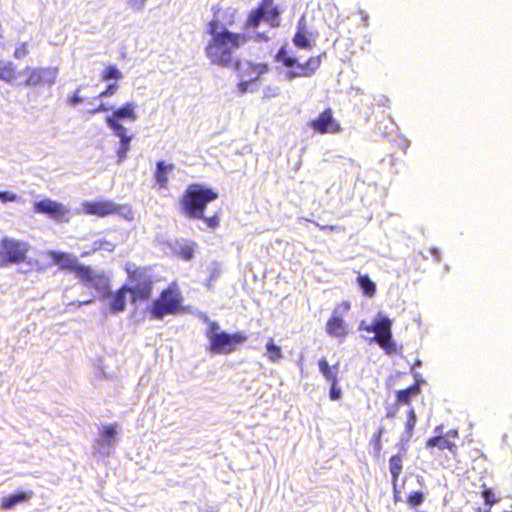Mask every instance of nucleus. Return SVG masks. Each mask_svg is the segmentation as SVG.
<instances>
[{
    "label": "nucleus",
    "instance_id": "nucleus-13",
    "mask_svg": "<svg viewBox=\"0 0 512 512\" xmlns=\"http://www.w3.org/2000/svg\"><path fill=\"white\" fill-rule=\"evenodd\" d=\"M34 210L37 213L49 215L56 220H62L67 213V209L61 203L50 199L35 202Z\"/></svg>",
    "mask_w": 512,
    "mask_h": 512
},
{
    "label": "nucleus",
    "instance_id": "nucleus-57",
    "mask_svg": "<svg viewBox=\"0 0 512 512\" xmlns=\"http://www.w3.org/2000/svg\"><path fill=\"white\" fill-rule=\"evenodd\" d=\"M316 225L321 229V230H330V231H333L335 229L334 226H331V225H320L318 223H316Z\"/></svg>",
    "mask_w": 512,
    "mask_h": 512
},
{
    "label": "nucleus",
    "instance_id": "nucleus-61",
    "mask_svg": "<svg viewBox=\"0 0 512 512\" xmlns=\"http://www.w3.org/2000/svg\"><path fill=\"white\" fill-rule=\"evenodd\" d=\"M435 431H436L437 433H441V431H442V427H440V426H439V427H437V428L435 429Z\"/></svg>",
    "mask_w": 512,
    "mask_h": 512
},
{
    "label": "nucleus",
    "instance_id": "nucleus-2",
    "mask_svg": "<svg viewBox=\"0 0 512 512\" xmlns=\"http://www.w3.org/2000/svg\"><path fill=\"white\" fill-rule=\"evenodd\" d=\"M217 197L218 194L212 189L199 184H192L187 188L182 199V207L189 217L203 219L208 227L213 229L218 226V218L215 216L205 218L203 213L207 204Z\"/></svg>",
    "mask_w": 512,
    "mask_h": 512
},
{
    "label": "nucleus",
    "instance_id": "nucleus-9",
    "mask_svg": "<svg viewBox=\"0 0 512 512\" xmlns=\"http://www.w3.org/2000/svg\"><path fill=\"white\" fill-rule=\"evenodd\" d=\"M129 279L132 285H128L129 294H131V301L148 300L152 293L153 281L149 276L142 272H133L129 274Z\"/></svg>",
    "mask_w": 512,
    "mask_h": 512
},
{
    "label": "nucleus",
    "instance_id": "nucleus-42",
    "mask_svg": "<svg viewBox=\"0 0 512 512\" xmlns=\"http://www.w3.org/2000/svg\"><path fill=\"white\" fill-rule=\"evenodd\" d=\"M118 88L119 86L116 83L109 84L107 88L98 95V98L113 96L117 92Z\"/></svg>",
    "mask_w": 512,
    "mask_h": 512
},
{
    "label": "nucleus",
    "instance_id": "nucleus-49",
    "mask_svg": "<svg viewBox=\"0 0 512 512\" xmlns=\"http://www.w3.org/2000/svg\"><path fill=\"white\" fill-rule=\"evenodd\" d=\"M109 110H112L111 106H108L105 103H101L97 108L91 110L90 113L91 114H96V113H99V112H106V111H109Z\"/></svg>",
    "mask_w": 512,
    "mask_h": 512
},
{
    "label": "nucleus",
    "instance_id": "nucleus-8",
    "mask_svg": "<svg viewBox=\"0 0 512 512\" xmlns=\"http://www.w3.org/2000/svg\"><path fill=\"white\" fill-rule=\"evenodd\" d=\"M209 342V349L214 354H230L234 352L239 345L247 340V335L243 332L227 333L221 332L213 335Z\"/></svg>",
    "mask_w": 512,
    "mask_h": 512
},
{
    "label": "nucleus",
    "instance_id": "nucleus-53",
    "mask_svg": "<svg viewBox=\"0 0 512 512\" xmlns=\"http://www.w3.org/2000/svg\"><path fill=\"white\" fill-rule=\"evenodd\" d=\"M270 38L265 33H257L255 36V40L258 42L268 41Z\"/></svg>",
    "mask_w": 512,
    "mask_h": 512
},
{
    "label": "nucleus",
    "instance_id": "nucleus-10",
    "mask_svg": "<svg viewBox=\"0 0 512 512\" xmlns=\"http://www.w3.org/2000/svg\"><path fill=\"white\" fill-rule=\"evenodd\" d=\"M29 76L26 80L27 86L49 85L52 86L58 76L57 67L26 68Z\"/></svg>",
    "mask_w": 512,
    "mask_h": 512
},
{
    "label": "nucleus",
    "instance_id": "nucleus-40",
    "mask_svg": "<svg viewBox=\"0 0 512 512\" xmlns=\"http://www.w3.org/2000/svg\"><path fill=\"white\" fill-rule=\"evenodd\" d=\"M116 245L115 243L108 241V240H99L94 242V249L95 250H105L112 252L115 249Z\"/></svg>",
    "mask_w": 512,
    "mask_h": 512
},
{
    "label": "nucleus",
    "instance_id": "nucleus-20",
    "mask_svg": "<svg viewBox=\"0 0 512 512\" xmlns=\"http://www.w3.org/2000/svg\"><path fill=\"white\" fill-rule=\"evenodd\" d=\"M319 371L329 383H338L339 363L330 366L325 358L318 361Z\"/></svg>",
    "mask_w": 512,
    "mask_h": 512
},
{
    "label": "nucleus",
    "instance_id": "nucleus-50",
    "mask_svg": "<svg viewBox=\"0 0 512 512\" xmlns=\"http://www.w3.org/2000/svg\"><path fill=\"white\" fill-rule=\"evenodd\" d=\"M412 397L418 395L421 391L420 385L418 383H415L414 385L408 387L405 389Z\"/></svg>",
    "mask_w": 512,
    "mask_h": 512
},
{
    "label": "nucleus",
    "instance_id": "nucleus-15",
    "mask_svg": "<svg viewBox=\"0 0 512 512\" xmlns=\"http://www.w3.org/2000/svg\"><path fill=\"white\" fill-rule=\"evenodd\" d=\"M47 254L55 264L60 266V268L74 271L77 278L79 271L78 268L85 267V265L79 264L76 256L72 254L54 250L48 251Z\"/></svg>",
    "mask_w": 512,
    "mask_h": 512
},
{
    "label": "nucleus",
    "instance_id": "nucleus-7",
    "mask_svg": "<svg viewBox=\"0 0 512 512\" xmlns=\"http://www.w3.org/2000/svg\"><path fill=\"white\" fill-rule=\"evenodd\" d=\"M79 281L88 288H93L101 298L111 295L110 281L104 272H96L90 266L78 268Z\"/></svg>",
    "mask_w": 512,
    "mask_h": 512
},
{
    "label": "nucleus",
    "instance_id": "nucleus-14",
    "mask_svg": "<svg viewBox=\"0 0 512 512\" xmlns=\"http://www.w3.org/2000/svg\"><path fill=\"white\" fill-rule=\"evenodd\" d=\"M311 126L320 133H335L340 131V126L334 120L330 109L325 110L313 120Z\"/></svg>",
    "mask_w": 512,
    "mask_h": 512
},
{
    "label": "nucleus",
    "instance_id": "nucleus-51",
    "mask_svg": "<svg viewBox=\"0 0 512 512\" xmlns=\"http://www.w3.org/2000/svg\"><path fill=\"white\" fill-rule=\"evenodd\" d=\"M273 0H262L261 4L258 6V8H262V10L267 12V9L273 7Z\"/></svg>",
    "mask_w": 512,
    "mask_h": 512
},
{
    "label": "nucleus",
    "instance_id": "nucleus-17",
    "mask_svg": "<svg viewBox=\"0 0 512 512\" xmlns=\"http://www.w3.org/2000/svg\"><path fill=\"white\" fill-rule=\"evenodd\" d=\"M326 332L336 338H344L348 334V326L336 309L326 323Z\"/></svg>",
    "mask_w": 512,
    "mask_h": 512
},
{
    "label": "nucleus",
    "instance_id": "nucleus-55",
    "mask_svg": "<svg viewBox=\"0 0 512 512\" xmlns=\"http://www.w3.org/2000/svg\"><path fill=\"white\" fill-rule=\"evenodd\" d=\"M359 14L362 18V20L364 21V26L365 27H368V14L364 11V10H359Z\"/></svg>",
    "mask_w": 512,
    "mask_h": 512
},
{
    "label": "nucleus",
    "instance_id": "nucleus-29",
    "mask_svg": "<svg viewBox=\"0 0 512 512\" xmlns=\"http://www.w3.org/2000/svg\"><path fill=\"white\" fill-rule=\"evenodd\" d=\"M105 122L120 141H123L124 139H132V136L127 135V128H125L121 123L112 121V119H105Z\"/></svg>",
    "mask_w": 512,
    "mask_h": 512
},
{
    "label": "nucleus",
    "instance_id": "nucleus-30",
    "mask_svg": "<svg viewBox=\"0 0 512 512\" xmlns=\"http://www.w3.org/2000/svg\"><path fill=\"white\" fill-rule=\"evenodd\" d=\"M267 357L271 362H277L283 357L281 347L276 345L272 338L266 344Z\"/></svg>",
    "mask_w": 512,
    "mask_h": 512
},
{
    "label": "nucleus",
    "instance_id": "nucleus-22",
    "mask_svg": "<svg viewBox=\"0 0 512 512\" xmlns=\"http://www.w3.org/2000/svg\"><path fill=\"white\" fill-rule=\"evenodd\" d=\"M196 243L191 241H177L172 247L173 252L183 260L189 261L193 258Z\"/></svg>",
    "mask_w": 512,
    "mask_h": 512
},
{
    "label": "nucleus",
    "instance_id": "nucleus-3",
    "mask_svg": "<svg viewBox=\"0 0 512 512\" xmlns=\"http://www.w3.org/2000/svg\"><path fill=\"white\" fill-rule=\"evenodd\" d=\"M0 247V258L3 264L23 262L29 266V270L36 269L39 265L37 260L27 258V253L30 249V245L27 242L6 237L2 240Z\"/></svg>",
    "mask_w": 512,
    "mask_h": 512
},
{
    "label": "nucleus",
    "instance_id": "nucleus-23",
    "mask_svg": "<svg viewBox=\"0 0 512 512\" xmlns=\"http://www.w3.org/2000/svg\"><path fill=\"white\" fill-rule=\"evenodd\" d=\"M417 417L414 409L408 411L407 421L405 423V430L401 435L400 443L402 450L405 451L404 445L407 444L413 436L414 427L416 425Z\"/></svg>",
    "mask_w": 512,
    "mask_h": 512
},
{
    "label": "nucleus",
    "instance_id": "nucleus-4",
    "mask_svg": "<svg viewBox=\"0 0 512 512\" xmlns=\"http://www.w3.org/2000/svg\"><path fill=\"white\" fill-rule=\"evenodd\" d=\"M182 296L174 287L163 290L149 307L150 319L162 320L166 315H175L181 310Z\"/></svg>",
    "mask_w": 512,
    "mask_h": 512
},
{
    "label": "nucleus",
    "instance_id": "nucleus-12",
    "mask_svg": "<svg viewBox=\"0 0 512 512\" xmlns=\"http://www.w3.org/2000/svg\"><path fill=\"white\" fill-rule=\"evenodd\" d=\"M118 443V431L115 425L103 426L100 430V438L96 440L99 452L110 454Z\"/></svg>",
    "mask_w": 512,
    "mask_h": 512
},
{
    "label": "nucleus",
    "instance_id": "nucleus-33",
    "mask_svg": "<svg viewBox=\"0 0 512 512\" xmlns=\"http://www.w3.org/2000/svg\"><path fill=\"white\" fill-rule=\"evenodd\" d=\"M266 11L262 10V8H257L252 11L247 20L248 27H257L261 21L265 20Z\"/></svg>",
    "mask_w": 512,
    "mask_h": 512
},
{
    "label": "nucleus",
    "instance_id": "nucleus-34",
    "mask_svg": "<svg viewBox=\"0 0 512 512\" xmlns=\"http://www.w3.org/2000/svg\"><path fill=\"white\" fill-rule=\"evenodd\" d=\"M202 319H203V321H204L205 323H207V324H208V328H207V330H206V333H205V334H206L207 339H208V340H209V342H210V341L212 340V338H213V337H212L213 335H218V334H220L222 331H220V326H219V324H218L217 322H215V321L210 320V318H209L207 315H205V314H204V315L202 316Z\"/></svg>",
    "mask_w": 512,
    "mask_h": 512
},
{
    "label": "nucleus",
    "instance_id": "nucleus-60",
    "mask_svg": "<svg viewBox=\"0 0 512 512\" xmlns=\"http://www.w3.org/2000/svg\"><path fill=\"white\" fill-rule=\"evenodd\" d=\"M422 366V361L420 359H417L412 367V372L414 371V369L416 367H421Z\"/></svg>",
    "mask_w": 512,
    "mask_h": 512
},
{
    "label": "nucleus",
    "instance_id": "nucleus-16",
    "mask_svg": "<svg viewBox=\"0 0 512 512\" xmlns=\"http://www.w3.org/2000/svg\"><path fill=\"white\" fill-rule=\"evenodd\" d=\"M320 56L311 57L304 64H297L295 69L289 70L285 73V77L288 80H292L297 77H309L311 76L320 66Z\"/></svg>",
    "mask_w": 512,
    "mask_h": 512
},
{
    "label": "nucleus",
    "instance_id": "nucleus-27",
    "mask_svg": "<svg viewBox=\"0 0 512 512\" xmlns=\"http://www.w3.org/2000/svg\"><path fill=\"white\" fill-rule=\"evenodd\" d=\"M358 284L366 296L372 297L375 294L376 285L368 275H359Z\"/></svg>",
    "mask_w": 512,
    "mask_h": 512
},
{
    "label": "nucleus",
    "instance_id": "nucleus-41",
    "mask_svg": "<svg viewBox=\"0 0 512 512\" xmlns=\"http://www.w3.org/2000/svg\"><path fill=\"white\" fill-rule=\"evenodd\" d=\"M29 51L27 48V43H21L14 51V57L16 59H23L28 55Z\"/></svg>",
    "mask_w": 512,
    "mask_h": 512
},
{
    "label": "nucleus",
    "instance_id": "nucleus-25",
    "mask_svg": "<svg viewBox=\"0 0 512 512\" xmlns=\"http://www.w3.org/2000/svg\"><path fill=\"white\" fill-rule=\"evenodd\" d=\"M427 447H438L440 450L448 449L454 453L456 445L444 436H435L427 441Z\"/></svg>",
    "mask_w": 512,
    "mask_h": 512
},
{
    "label": "nucleus",
    "instance_id": "nucleus-6",
    "mask_svg": "<svg viewBox=\"0 0 512 512\" xmlns=\"http://www.w3.org/2000/svg\"><path fill=\"white\" fill-rule=\"evenodd\" d=\"M83 209L88 215L105 217L110 214H117L126 220L134 219V214L130 206L126 204H116L112 200L84 202Z\"/></svg>",
    "mask_w": 512,
    "mask_h": 512
},
{
    "label": "nucleus",
    "instance_id": "nucleus-52",
    "mask_svg": "<svg viewBox=\"0 0 512 512\" xmlns=\"http://www.w3.org/2000/svg\"><path fill=\"white\" fill-rule=\"evenodd\" d=\"M431 254L433 255L436 262H440L441 260V253L437 248H431L430 249Z\"/></svg>",
    "mask_w": 512,
    "mask_h": 512
},
{
    "label": "nucleus",
    "instance_id": "nucleus-48",
    "mask_svg": "<svg viewBox=\"0 0 512 512\" xmlns=\"http://www.w3.org/2000/svg\"><path fill=\"white\" fill-rule=\"evenodd\" d=\"M83 98L79 95V89L76 90L73 96L68 99V104L71 106H77L82 103Z\"/></svg>",
    "mask_w": 512,
    "mask_h": 512
},
{
    "label": "nucleus",
    "instance_id": "nucleus-36",
    "mask_svg": "<svg viewBox=\"0 0 512 512\" xmlns=\"http://www.w3.org/2000/svg\"><path fill=\"white\" fill-rule=\"evenodd\" d=\"M102 77L106 81L112 80V79L120 80L123 78V74L116 66L110 65L105 68V70L103 71Z\"/></svg>",
    "mask_w": 512,
    "mask_h": 512
},
{
    "label": "nucleus",
    "instance_id": "nucleus-31",
    "mask_svg": "<svg viewBox=\"0 0 512 512\" xmlns=\"http://www.w3.org/2000/svg\"><path fill=\"white\" fill-rule=\"evenodd\" d=\"M381 317L386 316L378 314V317L373 321V323L369 325H366L364 321H361L359 324V330H364L370 333H375V335H378V333L382 330Z\"/></svg>",
    "mask_w": 512,
    "mask_h": 512
},
{
    "label": "nucleus",
    "instance_id": "nucleus-18",
    "mask_svg": "<svg viewBox=\"0 0 512 512\" xmlns=\"http://www.w3.org/2000/svg\"><path fill=\"white\" fill-rule=\"evenodd\" d=\"M136 107V103L127 102L121 107L115 109L113 113L106 116L105 119H112V121H116L117 123H121V121L124 120L134 122L137 120V114L135 112Z\"/></svg>",
    "mask_w": 512,
    "mask_h": 512
},
{
    "label": "nucleus",
    "instance_id": "nucleus-46",
    "mask_svg": "<svg viewBox=\"0 0 512 512\" xmlns=\"http://www.w3.org/2000/svg\"><path fill=\"white\" fill-rule=\"evenodd\" d=\"M412 396L406 390H399L397 392V401L402 404H409Z\"/></svg>",
    "mask_w": 512,
    "mask_h": 512
},
{
    "label": "nucleus",
    "instance_id": "nucleus-11",
    "mask_svg": "<svg viewBox=\"0 0 512 512\" xmlns=\"http://www.w3.org/2000/svg\"><path fill=\"white\" fill-rule=\"evenodd\" d=\"M382 330L378 335L370 338V342L377 343L388 355L397 353V345L392 335V320L388 317H381Z\"/></svg>",
    "mask_w": 512,
    "mask_h": 512
},
{
    "label": "nucleus",
    "instance_id": "nucleus-37",
    "mask_svg": "<svg viewBox=\"0 0 512 512\" xmlns=\"http://www.w3.org/2000/svg\"><path fill=\"white\" fill-rule=\"evenodd\" d=\"M280 12L277 7H271L267 9L265 14V20L269 22L271 27H277L279 25Z\"/></svg>",
    "mask_w": 512,
    "mask_h": 512
},
{
    "label": "nucleus",
    "instance_id": "nucleus-54",
    "mask_svg": "<svg viewBox=\"0 0 512 512\" xmlns=\"http://www.w3.org/2000/svg\"><path fill=\"white\" fill-rule=\"evenodd\" d=\"M445 438H447L448 440H450V438H457L458 437V431L457 430H449L445 436Z\"/></svg>",
    "mask_w": 512,
    "mask_h": 512
},
{
    "label": "nucleus",
    "instance_id": "nucleus-45",
    "mask_svg": "<svg viewBox=\"0 0 512 512\" xmlns=\"http://www.w3.org/2000/svg\"><path fill=\"white\" fill-rule=\"evenodd\" d=\"M17 195L9 192V191H0V201L5 202H14L17 200Z\"/></svg>",
    "mask_w": 512,
    "mask_h": 512
},
{
    "label": "nucleus",
    "instance_id": "nucleus-43",
    "mask_svg": "<svg viewBox=\"0 0 512 512\" xmlns=\"http://www.w3.org/2000/svg\"><path fill=\"white\" fill-rule=\"evenodd\" d=\"M385 432V429L384 427H380L378 429V432L375 434L374 438H373V441H374V449L377 453L380 452V450L382 449V444H381V437L382 435L384 434Z\"/></svg>",
    "mask_w": 512,
    "mask_h": 512
},
{
    "label": "nucleus",
    "instance_id": "nucleus-5",
    "mask_svg": "<svg viewBox=\"0 0 512 512\" xmlns=\"http://www.w3.org/2000/svg\"><path fill=\"white\" fill-rule=\"evenodd\" d=\"M235 69L240 78L238 90L241 94L256 91L258 89L257 80L269 70L267 64H255L250 61H236Z\"/></svg>",
    "mask_w": 512,
    "mask_h": 512
},
{
    "label": "nucleus",
    "instance_id": "nucleus-26",
    "mask_svg": "<svg viewBox=\"0 0 512 512\" xmlns=\"http://www.w3.org/2000/svg\"><path fill=\"white\" fill-rule=\"evenodd\" d=\"M389 470L392 477L393 484L395 485L398 477L402 471V457L400 454L394 455L389 460Z\"/></svg>",
    "mask_w": 512,
    "mask_h": 512
},
{
    "label": "nucleus",
    "instance_id": "nucleus-19",
    "mask_svg": "<svg viewBox=\"0 0 512 512\" xmlns=\"http://www.w3.org/2000/svg\"><path fill=\"white\" fill-rule=\"evenodd\" d=\"M129 293L128 285H123L120 289H118L114 294L111 293L110 300V312L111 313H119L123 312L126 308V298Z\"/></svg>",
    "mask_w": 512,
    "mask_h": 512
},
{
    "label": "nucleus",
    "instance_id": "nucleus-56",
    "mask_svg": "<svg viewBox=\"0 0 512 512\" xmlns=\"http://www.w3.org/2000/svg\"><path fill=\"white\" fill-rule=\"evenodd\" d=\"M413 376L415 378L416 383H418L419 385L424 383V380H423L422 376L419 373H414L413 372Z\"/></svg>",
    "mask_w": 512,
    "mask_h": 512
},
{
    "label": "nucleus",
    "instance_id": "nucleus-44",
    "mask_svg": "<svg viewBox=\"0 0 512 512\" xmlns=\"http://www.w3.org/2000/svg\"><path fill=\"white\" fill-rule=\"evenodd\" d=\"M329 396L331 400H339L342 396L341 388L338 387V383H330Z\"/></svg>",
    "mask_w": 512,
    "mask_h": 512
},
{
    "label": "nucleus",
    "instance_id": "nucleus-35",
    "mask_svg": "<svg viewBox=\"0 0 512 512\" xmlns=\"http://www.w3.org/2000/svg\"><path fill=\"white\" fill-rule=\"evenodd\" d=\"M293 43L301 49L310 48V40L307 38L305 32L300 29L296 32L293 38Z\"/></svg>",
    "mask_w": 512,
    "mask_h": 512
},
{
    "label": "nucleus",
    "instance_id": "nucleus-38",
    "mask_svg": "<svg viewBox=\"0 0 512 512\" xmlns=\"http://www.w3.org/2000/svg\"><path fill=\"white\" fill-rule=\"evenodd\" d=\"M132 139H124L123 141H120V146L117 150V157H118V163H122L126 157L127 152L130 150V143Z\"/></svg>",
    "mask_w": 512,
    "mask_h": 512
},
{
    "label": "nucleus",
    "instance_id": "nucleus-24",
    "mask_svg": "<svg viewBox=\"0 0 512 512\" xmlns=\"http://www.w3.org/2000/svg\"><path fill=\"white\" fill-rule=\"evenodd\" d=\"M174 168L173 164H166L164 161L156 163L155 179L161 188L166 187L168 183L167 174Z\"/></svg>",
    "mask_w": 512,
    "mask_h": 512
},
{
    "label": "nucleus",
    "instance_id": "nucleus-58",
    "mask_svg": "<svg viewBox=\"0 0 512 512\" xmlns=\"http://www.w3.org/2000/svg\"><path fill=\"white\" fill-rule=\"evenodd\" d=\"M93 301H94V298L89 299V300H85V301H79L78 302V306L80 307L82 305H88V304H91Z\"/></svg>",
    "mask_w": 512,
    "mask_h": 512
},
{
    "label": "nucleus",
    "instance_id": "nucleus-47",
    "mask_svg": "<svg viewBox=\"0 0 512 512\" xmlns=\"http://www.w3.org/2000/svg\"><path fill=\"white\" fill-rule=\"evenodd\" d=\"M147 0H128V5L136 12L141 11Z\"/></svg>",
    "mask_w": 512,
    "mask_h": 512
},
{
    "label": "nucleus",
    "instance_id": "nucleus-32",
    "mask_svg": "<svg viewBox=\"0 0 512 512\" xmlns=\"http://www.w3.org/2000/svg\"><path fill=\"white\" fill-rule=\"evenodd\" d=\"M276 60L282 62L284 66L292 68L296 66L298 63L295 57L289 56L285 50V48H281L276 54Z\"/></svg>",
    "mask_w": 512,
    "mask_h": 512
},
{
    "label": "nucleus",
    "instance_id": "nucleus-39",
    "mask_svg": "<svg viewBox=\"0 0 512 512\" xmlns=\"http://www.w3.org/2000/svg\"><path fill=\"white\" fill-rule=\"evenodd\" d=\"M424 499H425L424 494L420 491H417V492H413L412 494L409 495L407 502L412 507H416V506L421 505L423 503Z\"/></svg>",
    "mask_w": 512,
    "mask_h": 512
},
{
    "label": "nucleus",
    "instance_id": "nucleus-1",
    "mask_svg": "<svg viewBox=\"0 0 512 512\" xmlns=\"http://www.w3.org/2000/svg\"><path fill=\"white\" fill-rule=\"evenodd\" d=\"M208 33L211 40L205 50L206 56L213 64L222 67H229L234 52L248 41L245 34L230 32L217 20L209 23Z\"/></svg>",
    "mask_w": 512,
    "mask_h": 512
},
{
    "label": "nucleus",
    "instance_id": "nucleus-21",
    "mask_svg": "<svg viewBox=\"0 0 512 512\" xmlns=\"http://www.w3.org/2000/svg\"><path fill=\"white\" fill-rule=\"evenodd\" d=\"M32 496V491H21L15 494H10L2 499L1 506L3 509H11L17 504L29 501Z\"/></svg>",
    "mask_w": 512,
    "mask_h": 512
},
{
    "label": "nucleus",
    "instance_id": "nucleus-28",
    "mask_svg": "<svg viewBox=\"0 0 512 512\" xmlns=\"http://www.w3.org/2000/svg\"><path fill=\"white\" fill-rule=\"evenodd\" d=\"M16 67L12 62L0 61V80L11 82L15 76Z\"/></svg>",
    "mask_w": 512,
    "mask_h": 512
},
{
    "label": "nucleus",
    "instance_id": "nucleus-59",
    "mask_svg": "<svg viewBox=\"0 0 512 512\" xmlns=\"http://www.w3.org/2000/svg\"><path fill=\"white\" fill-rule=\"evenodd\" d=\"M396 415V410H389L387 413H386V418H394Z\"/></svg>",
    "mask_w": 512,
    "mask_h": 512
}]
</instances>
